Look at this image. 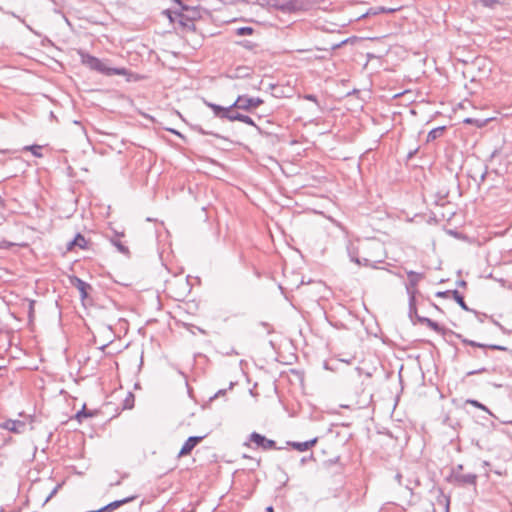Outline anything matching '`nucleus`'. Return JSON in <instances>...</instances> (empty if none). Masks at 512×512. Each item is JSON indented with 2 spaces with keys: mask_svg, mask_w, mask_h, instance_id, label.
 <instances>
[{
  "mask_svg": "<svg viewBox=\"0 0 512 512\" xmlns=\"http://www.w3.org/2000/svg\"><path fill=\"white\" fill-rule=\"evenodd\" d=\"M463 465L459 464L452 469L450 475V482L458 486H475L477 481V475L474 473L464 474L462 472Z\"/></svg>",
  "mask_w": 512,
  "mask_h": 512,
  "instance_id": "1",
  "label": "nucleus"
},
{
  "mask_svg": "<svg viewBox=\"0 0 512 512\" xmlns=\"http://www.w3.org/2000/svg\"><path fill=\"white\" fill-rule=\"evenodd\" d=\"M176 1L181 6V11H174V17L170 16V19L172 21L178 20L179 23L183 26L189 27L193 25V20L200 16L199 11L195 8L183 6L180 0Z\"/></svg>",
  "mask_w": 512,
  "mask_h": 512,
  "instance_id": "2",
  "label": "nucleus"
},
{
  "mask_svg": "<svg viewBox=\"0 0 512 512\" xmlns=\"http://www.w3.org/2000/svg\"><path fill=\"white\" fill-rule=\"evenodd\" d=\"M406 274L408 276V284L406 285V290L409 295V308L410 313L416 312L415 307V294L417 292V285L418 283L424 278L423 273L415 272V271H406Z\"/></svg>",
  "mask_w": 512,
  "mask_h": 512,
  "instance_id": "3",
  "label": "nucleus"
},
{
  "mask_svg": "<svg viewBox=\"0 0 512 512\" xmlns=\"http://www.w3.org/2000/svg\"><path fill=\"white\" fill-rule=\"evenodd\" d=\"M263 100L258 97H249L247 95L238 96L236 101L231 104V107L249 111L259 107Z\"/></svg>",
  "mask_w": 512,
  "mask_h": 512,
  "instance_id": "4",
  "label": "nucleus"
},
{
  "mask_svg": "<svg viewBox=\"0 0 512 512\" xmlns=\"http://www.w3.org/2000/svg\"><path fill=\"white\" fill-rule=\"evenodd\" d=\"M94 71H97L106 76L112 75H128V70L126 68H112L109 67L106 61L100 60L97 62Z\"/></svg>",
  "mask_w": 512,
  "mask_h": 512,
  "instance_id": "5",
  "label": "nucleus"
},
{
  "mask_svg": "<svg viewBox=\"0 0 512 512\" xmlns=\"http://www.w3.org/2000/svg\"><path fill=\"white\" fill-rule=\"evenodd\" d=\"M250 441L255 443L258 447L263 448L264 450L276 448V443L274 440L267 439L265 436L257 432L251 433Z\"/></svg>",
  "mask_w": 512,
  "mask_h": 512,
  "instance_id": "6",
  "label": "nucleus"
},
{
  "mask_svg": "<svg viewBox=\"0 0 512 512\" xmlns=\"http://www.w3.org/2000/svg\"><path fill=\"white\" fill-rule=\"evenodd\" d=\"M432 494L435 495L436 502L432 503L433 511L436 512V506H439L442 508V512H448L449 511V497H447L441 489H436L434 491H431Z\"/></svg>",
  "mask_w": 512,
  "mask_h": 512,
  "instance_id": "7",
  "label": "nucleus"
},
{
  "mask_svg": "<svg viewBox=\"0 0 512 512\" xmlns=\"http://www.w3.org/2000/svg\"><path fill=\"white\" fill-rule=\"evenodd\" d=\"M26 424L20 420H12L8 419L2 423H0V428L4 430H8L12 433L20 434L25 430Z\"/></svg>",
  "mask_w": 512,
  "mask_h": 512,
  "instance_id": "8",
  "label": "nucleus"
},
{
  "mask_svg": "<svg viewBox=\"0 0 512 512\" xmlns=\"http://www.w3.org/2000/svg\"><path fill=\"white\" fill-rule=\"evenodd\" d=\"M205 436H191L189 437L185 443L183 444L180 452H179V456H185V455H188L190 454V452L194 449V447L196 445H198L203 439H204Z\"/></svg>",
  "mask_w": 512,
  "mask_h": 512,
  "instance_id": "9",
  "label": "nucleus"
},
{
  "mask_svg": "<svg viewBox=\"0 0 512 512\" xmlns=\"http://www.w3.org/2000/svg\"><path fill=\"white\" fill-rule=\"evenodd\" d=\"M205 104L212 109L214 115L218 118H221V119H227L228 120V116H229V113H230V110H233L234 107H231V105L229 107H222L220 105H217V104H214V103H211V102H205Z\"/></svg>",
  "mask_w": 512,
  "mask_h": 512,
  "instance_id": "10",
  "label": "nucleus"
},
{
  "mask_svg": "<svg viewBox=\"0 0 512 512\" xmlns=\"http://www.w3.org/2000/svg\"><path fill=\"white\" fill-rule=\"evenodd\" d=\"M458 338H460L464 344H467V345H470L473 347H478V348H483V349L502 350V351L507 350L506 347L501 346V345H486V344L478 343V342H475V341H472V340H469L466 338H462L460 335H458Z\"/></svg>",
  "mask_w": 512,
  "mask_h": 512,
  "instance_id": "11",
  "label": "nucleus"
},
{
  "mask_svg": "<svg viewBox=\"0 0 512 512\" xmlns=\"http://www.w3.org/2000/svg\"><path fill=\"white\" fill-rule=\"evenodd\" d=\"M317 441H318L317 438H313V439H311L309 441H305V442H294V441L288 442V445H290L292 448H294L297 451L304 452V451H307L310 448H312L317 443Z\"/></svg>",
  "mask_w": 512,
  "mask_h": 512,
  "instance_id": "12",
  "label": "nucleus"
},
{
  "mask_svg": "<svg viewBox=\"0 0 512 512\" xmlns=\"http://www.w3.org/2000/svg\"><path fill=\"white\" fill-rule=\"evenodd\" d=\"M228 120L229 121H240V122H243L250 126H256L254 120L251 117L241 114V113H238V112H233L232 110H230Z\"/></svg>",
  "mask_w": 512,
  "mask_h": 512,
  "instance_id": "13",
  "label": "nucleus"
},
{
  "mask_svg": "<svg viewBox=\"0 0 512 512\" xmlns=\"http://www.w3.org/2000/svg\"><path fill=\"white\" fill-rule=\"evenodd\" d=\"M135 498H136V496H130V497H126L122 500L113 501V502L107 504L106 506H104L105 511L112 512L113 510L119 508L120 506L135 500Z\"/></svg>",
  "mask_w": 512,
  "mask_h": 512,
  "instance_id": "14",
  "label": "nucleus"
},
{
  "mask_svg": "<svg viewBox=\"0 0 512 512\" xmlns=\"http://www.w3.org/2000/svg\"><path fill=\"white\" fill-rule=\"evenodd\" d=\"M80 56H81L82 64H84L91 70L95 69L97 62L99 61V59L97 57L92 56L88 53H81Z\"/></svg>",
  "mask_w": 512,
  "mask_h": 512,
  "instance_id": "15",
  "label": "nucleus"
},
{
  "mask_svg": "<svg viewBox=\"0 0 512 512\" xmlns=\"http://www.w3.org/2000/svg\"><path fill=\"white\" fill-rule=\"evenodd\" d=\"M123 236V234H121ZM111 243L117 248V250L124 254L129 255L128 247L120 240V235L116 234L115 237L111 238Z\"/></svg>",
  "mask_w": 512,
  "mask_h": 512,
  "instance_id": "16",
  "label": "nucleus"
},
{
  "mask_svg": "<svg viewBox=\"0 0 512 512\" xmlns=\"http://www.w3.org/2000/svg\"><path fill=\"white\" fill-rule=\"evenodd\" d=\"M75 286L79 290L81 298H86L88 295V290L91 289V286L79 278H76Z\"/></svg>",
  "mask_w": 512,
  "mask_h": 512,
  "instance_id": "17",
  "label": "nucleus"
},
{
  "mask_svg": "<svg viewBox=\"0 0 512 512\" xmlns=\"http://www.w3.org/2000/svg\"><path fill=\"white\" fill-rule=\"evenodd\" d=\"M87 245V241L84 236L81 234H77L75 238L68 244V250H71L74 246L79 248H85Z\"/></svg>",
  "mask_w": 512,
  "mask_h": 512,
  "instance_id": "18",
  "label": "nucleus"
},
{
  "mask_svg": "<svg viewBox=\"0 0 512 512\" xmlns=\"http://www.w3.org/2000/svg\"><path fill=\"white\" fill-rule=\"evenodd\" d=\"M283 12H292L300 9V5L296 0L287 1L279 6Z\"/></svg>",
  "mask_w": 512,
  "mask_h": 512,
  "instance_id": "19",
  "label": "nucleus"
},
{
  "mask_svg": "<svg viewBox=\"0 0 512 512\" xmlns=\"http://www.w3.org/2000/svg\"><path fill=\"white\" fill-rule=\"evenodd\" d=\"M396 9L394 8H386L384 6L372 7L370 8L364 16L370 15H378L380 13H393Z\"/></svg>",
  "mask_w": 512,
  "mask_h": 512,
  "instance_id": "20",
  "label": "nucleus"
},
{
  "mask_svg": "<svg viewBox=\"0 0 512 512\" xmlns=\"http://www.w3.org/2000/svg\"><path fill=\"white\" fill-rule=\"evenodd\" d=\"M480 4L484 7L495 9L498 5H504L505 0H480Z\"/></svg>",
  "mask_w": 512,
  "mask_h": 512,
  "instance_id": "21",
  "label": "nucleus"
},
{
  "mask_svg": "<svg viewBox=\"0 0 512 512\" xmlns=\"http://www.w3.org/2000/svg\"><path fill=\"white\" fill-rule=\"evenodd\" d=\"M444 127H437L432 129L427 136V142L433 141L443 134Z\"/></svg>",
  "mask_w": 512,
  "mask_h": 512,
  "instance_id": "22",
  "label": "nucleus"
},
{
  "mask_svg": "<svg viewBox=\"0 0 512 512\" xmlns=\"http://www.w3.org/2000/svg\"><path fill=\"white\" fill-rule=\"evenodd\" d=\"M452 295H453V298L455 299V301L460 305V307L462 309H464L466 311L469 310V308L467 307V305L464 301L463 296L457 290L452 291Z\"/></svg>",
  "mask_w": 512,
  "mask_h": 512,
  "instance_id": "23",
  "label": "nucleus"
},
{
  "mask_svg": "<svg viewBox=\"0 0 512 512\" xmlns=\"http://www.w3.org/2000/svg\"><path fill=\"white\" fill-rule=\"evenodd\" d=\"M466 403H467V404H470V405H472V406H474V407H476V408H479V409H481V410H483V411H486V412H487V413H489V414H491V412L489 411V409H488L485 405H483L482 403H480V402H479V401H477V400H474V399H468V400H466Z\"/></svg>",
  "mask_w": 512,
  "mask_h": 512,
  "instance_id": "24",
  "label": "nucleus"
},
{
  "mask_svg": "<svg viewBox=\"0 0 512 512\" xmlns=\"http://www.w3.org/2000/svg\"><path fill=\"white\" fill-rule=\"evenodd\" d=\"M26 150H30L32 154L36 157H42L41 149L42 147L39 145H32L25 147Z\"/></svg>",
  "mask_w": 512,
  "mask_h": 512,
  "instance_id": "25",
  "label": "nucleus"
},
{
  "mask_svg": "<svg viewBox=\"0 0 512 512\" xmlns=\"http://www.w3.org/2000/svg\"><path fill=\"white\" fill-rule=\"evenodd\" d=\"M422 322L426 323L431 329H433L434 331H439L440 330V326L438 323L432 321L431 319L429 318H423L422 319Z\"/></svg>",
  "mask_w": 512,
  "mask_h": 512,
  "instance_id": "26",
  "label": "nucleus"
},
{
  "mask_svg": "<svg viewBox=\"0 0 512 512\" xmlns=\"http://www.w3.org/2000/svg\"><path fill=\"white\" fill-rule=\"evenodd\" d=\"M253 33V29L251 27H241L237 29V35H250Z\"/></svg>",
  "mask_w": 512,
  "mask_h": 512,
  "instance_id": "27",
  "label": "nucleus"
},
{
  "mask_svg": "<svg viewBox=\"0 0 512 512\" xmlns=\"http://www.w3.org/2000/svg\"><path fill=\"white\" fill-rule=\"evenodd\" d=\"M91 415H92V413L87 412L85 410V407H83V409L76 414V418L78 420H81L82 417H88V416H91Z\"/></svg>",
  "mask_w": 512,
  "mask_h": 512,
  "instance_id": "28",
  "label": "nucleus"
},
{
  "mask_svg": "<svg viewBox=\"0 0 512 512\" xmlns=\"http://www.w3.org/2000/svg\"><path fill=\"white\" fill-rule=\"evenodd\" d=\"M485 371H486V368H481V369H478V370L469 371L467 373V375L471 376V375L479 374V373H482V372H485Z\"/></svg>",
  "mask_w": 512,
  "mask_h": 512,
  "instance_id": "29",
  "label": "nucleus"
},
{
  "mask_svg": "<svg viewBox=\"0 0 512 512\" xmlns=\"http://www.w3.org/2000/svg\"><path fill=\"white\" fill-rule=\"evenodd\" d=\"M487 173H488V171H487V167H485V168H484V171H483V172L481 173V175H480V182H481V183L485 181V178H486V176H487Z\"/></svg>",
  "mask_w": 512,
  "mask_h": 512,
  "instance_id": "30",
  "label": "nucleus"
},
{
  "mask_svg": "<svg viewBox=\"0 0 512 512\" xmlns=\"http://www.w3.org/2000/svg\"><path fill=\"white\" fill-rule=\"evenodd\" d=\"M350 258H351V261L355 262L356 264H358V265L362 264V262H361V260L359 258L354 257L351 254H350Z\"/></svg>",
  "mask_w": 512,
  "mask_h": 512,
  "instance_id": "31",
  "label": "nucleus"
},
{
  "mask_svg": "<svg viewBox=\"0 0 512 512\" xmlns=\"http://www.w3.org/2000/svg\"><path fill=\"white\" fill-rule=\"evenodd\" d=\"M452 293V291H445V292H438L437 293V296L439 297H443V296H446L448 294Z\"/></svg>",
  "mask_w": 512,
  "mask_h": 512,
  "instance_id": "32",
  "label": "nucleus"
},
{
  "mask_svg": "<svg viewBox=\"0 0 512 512\" xmlns=\"http://www.w3.org/2000/svg\"><path fill=\"white\" fill-rule=\"evenodd\" d=\"M306 99H308V100H310V101H316V96H315V95L310 94V95H307V96H306Z\"/></svg>",
  "mask_w": 512,
  "mask_h": 512,
  "instance_id": "33",
  "label": "nucleus"
},
{
  "mask_svg": "<svg viewBox=\"0 0 512 512\" xmlns=\"http://www.w3.org/2000/svg\"><path fill=\"white\" fill-rule=\"evenodd\" d=\"M121 484V479L115 480V482H111L110 486H119Z\"/></svg>",
  "mask_w": 512,
  "mask_h": 512,
  "instance_id": "34",
  "label": "nucleus"
},
{
  "mask_svg": "<svg viewBox=\"0 0 512 512\" xmlns=\"http://www.w3.org/2000/svg\"><path fill=\"white\" fill-rule=\"evenodd\" d=\"M243 46L246 47V48H249V49H251L253 47V45L250 42H248V41H245L243 43Z\"/></svg>",
  "mask_w": 512,
  "mask_h": 512,
  "instance_id": "35",
  "label": "nucleus"
},
{
  "mask_svg": "<svg viewBox=\"0 0 512 512\" xmlns=\"http://www.w3.org/2000/svg\"><path fill=\"white\" fill-rule=\"evenodd\" d=\"M396 479L399 483H401V479H402V475L401 474H397L396 475Z\"/></svg>",
  "mask_w": 512,
  "mask_h": 512,
  "instance_id": "36",
  "label": "nucleus"
},
{
  "mask_svg": "<svg viewBox=\"0 0 512 512\" xmlns=\"http://www.w3.org/2000/svg\"><path fill=\"white\" fill-rule=\"evenodd\" d=\"M266 512H274L273 507L272 506H268L266 508Z\"/></svg>",
  "mask_w": 512,
  "mask_h": 512,
  "instance_id": "37",
  "label": "nucleus"
},
{
  "mask_svg": "<svg viewBox=\"0 0 512 512\" xmlns=\"http://www.w3.org/2000/svg\"><path fill=\"white\" fill-rule=\"evenodd\" d=\"M169 131H171L172 133L178 135V136H181V134L179 132H177L176 130H173V129H169Z\"/></svg>",
  "mask_w": 512,
  "mask_h": 512,
  "instance_id": "38",
  "label": "nucleus"
},
{
  "mask_svg": "<svg viewBox=\"0 0 512 512\" xmlns=\"http://www.w3.org/2000/svg\"><path fill=\"white\" fill-rule=\"evenodd\" d=\"M266 1H267V3H268V4H273V5H275V4H274V2H276L277 0H266Z\"/></svg>",
  "mask_w": 512,
  "mask_h": 512,
  "instance_id": "39",
  "label": "nucleus"
},
{
  "mask_svg": "<svg viewBox=\"0 0 512 512\" xmlns=\"http://www.w3.org/2000/svg\"><path fill=\"white\" fill-rule=\"evenodd\" d=\"M459 285H460V286H465V285H466V282H465V281H463V280H461V281H459Z\"/></svg>",
  "mask_w": 512,
  "mask_h": 512,
  "instance_id": "40",
  "label": "nucleus"
},
{
  "mask_svg": "<svg viewBox=\"0 0 512 512\" xmlns=\"http://www.w3.org/2000/svg\"><path fill=\"white\" fill-rule=\"evenodd\" d=\"M199 131H200V133H202V134H204V135H205V134H209L208 132L204 131L203 129H200Z\"/></svg>",
  "mask_w": 512,
  "mask_h": 512,
  "instance_id": "41",
  "label": "nucleus"
},
{
  "mask_svg": "<svg viewBox=\"0 0 512 512\" xmlns=\"http://www.w3.org/2000/svg\"><path fill=\"white\" fill-rule=\"evenodd\" d=\"M465 122L466 123H472V119H466Z\"/></svg>",
  "mask_w": 512,
  "mask_h": 512,
  "instance_id": "42",
  "label": "nucleus"
},
{
  "mask_svg": "<svg viewBox=\"0 0 512 512\" xmlns=\"http://www.w3.org/2000/svg\"><path fill=\"white\" fill-rule=\"evenodd\" d=\"M301 462H302V463L306 462V459H305V458H302V459H301Z\"/></svg>",
  "mask_w": 512,
  "mask_h": 512,
  "instance_id": "43",
  "label": "nucleus"
}]
</instances>
